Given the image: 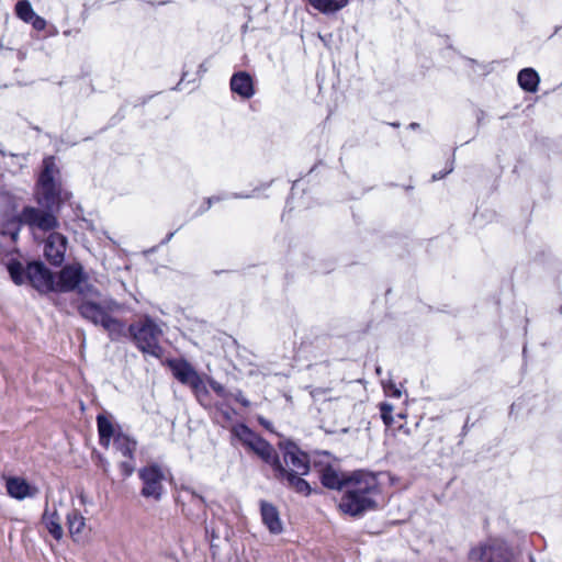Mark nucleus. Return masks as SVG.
<instances>
[{
  "instance_id": "26",
  "label": "nucleus",
  "mask_w": 562,
  "mask_h": 562,
  "mask_svg": "<svg viewBox=\"0 0 562 562\" xmlns=\"http://www.w3.org/2000/svg\"><path fill=\"white\" fill-rule=\"evenodd\" d=\"M15 12L24 22H31L32 18L35 15V12L27 0H20L15 5Z\"/></svg>"
},
{
  "instance_id": "5",
  "label": "nucleus",
  "mask_w": 562,
  "mask_h": 562,
  "mask_svg": "<svg viewBox=\"0 0 562 562\" xmlns=\"http://www.w3.org/2000/svg\"><path fill=\"white\" fill-rule=\"evenodd\" d=\"M53 292L76 291L82 297H99L100 292L88 282V276L80 263H70L61 268L55 276Z\"/></svg>"
},
{
  "instance_id": "16",
  "label": "nucleus",
  "mask_w": 562,
  "mask_h": 562,
  "mask_svg": "<svg viewBox=\"0 0 562 562\" xmlns=\"http://www.w3.org/2000/svg\"><path fill=\"white\" fill-rule=\"evenodd\" d=\"M260 513L262 522L271 533L279 535L283 530V525L280 519L279 510L277 507L266 501L260 503Z\"/></svg>"
},
{
  "instance_id": "11",
  "label": "nucleus",
  "mask_w": 562,
  "mask_h": 562,
  "mask_svg": "<svg viewBox=\"0 0 562 562\" xmlns=\"http://www.w3.org/2000/svg\"><path fill=\"white\" fill-rule=\"evenodd\" d=\"M91 297H83L78 306L79 314L93 323L100 325L104 323L110 314L120 308L119 303L113 300H106L102 303H95L90 300Z\"/></svg>"
},
{
  "instance_id": "22",
  "label": "nucleus",
  "mask_w": 562,
  "mask_h": 562,
  "mask_svg": "<svg viewBox=\"0 0 562 562\" xmlns=\"http://www.w3.org/2000/svg\"><path fill=\"white\" fill-rule=\"evenodd\" d=\"M98 432L100 437V443L108 448L111 439L116 436L114 426L110 418L104 415H98L97 417Z\"/></svg>"
},
{
  "instance_id": "10",
  "label": "nucleus",
  "mask_w": 562,
  "mask_h": 562,
  "mask_svg": "<svg viewBox=\"0 0 562 562\" xmlns=\"http://www.w3.org/2000/svg\"><path fill=\"white\" fill-rule=\"evenodd\" d=\"M139 479L143 483L140 495L145 498H151L155 502L161 499L164 494L165 474L157 464H150L138 471Z\"/></svg>"
},
{
  "instance_id": "33",
  "label": "nucleus",
  "mask_w": 562,
  "mask_h": 562,
  "mask_svg": "<svg viewBox=\"0 0 562 562\" xmlns=\"http://www.w3.org/2000/svg\"><path fill=\"white\" fill-rule=\"evenodd\" d=\"M416 126H417V124H416V123H412V124H411V127H412V128H414V127H416Z\"/></svg>"
},
{
  "instance_id": "13",
  "label": "nucleus",
  "mask_w": 562,
  "mask_h": 562,
  "mask_svg": "<svg viewBox=\"0 0 562 562\" xmlns=\"http://www.w3.org/2000/svg\"><path fill=\"white\" fill-rule=\"evenodd\" d=\"M349 477L350 472H341L330 464H327L319 470V480L323 486L328 490L340 491L344 493Z\"/></svg>"
},
{
  "instance_id": "18",
  "label": "nucleus",
  "mask_w": 562,
  "mask_h": 562,
  "mask_svg": "<svg viewBox=\"0 0 562 562\" xmlns=\"http://www.w3.org/2000/svg\"><path fill=\"white\" fill-rule=\"evenodd\" d=\"M248 449L271 467L273 462H276L277 452L274 448L260 436L257 437V439L249 446Z\"/></svg>"
},
{
  "instance_id": "24",
  "label": "nucleus",
  "mask_w": 562,
  "mask_h": 562,
  "mask_svg": "<svg viewBox=\"0 0 562 562\" xmlns=\"http://www.w3.org/2000/svg\"><path fill=\"white\" fill-rule=\"evenodd\" d=\"M518 83L525 91L535 92L538 89L539 76L531 68H525L518 74Z\"/></svg>"
},
{
  "instance_id": "25",
  "label": "nucleus",
  "mask_w": 562,
  "mask_h": 562,
  "mask_svg": "<svg viewBox=\"0 0 562 562\" xmlns=\"http://www.w3.org/2000/svg\"><path fill=\"white\" fill-rule=\"evenodd\" d=\"M233 435L240 440V442L249 448V446L257 439L259 435L254 432L248 426L238 424L232 429Z\"/></svg>"
},
{
  "instance_id": "12",
  "label": "nucleus",
  "mask_w": 562,
  "mask_h": 562,
  "mask_svg": "<svg viewBox=\"0 0 562 562\" xmlns=\"http://www.w3.org/2000/svg\"><path fill=\"white\" fill-rule=\"evenodd\" d=\"M67 238L60 233H50L45 240V258L54 266H59L65 258Z\"/></svg>"
},
{
  "instance_id": "27",
  "label": "nucleus",
  "mask_w": 562,
  "mask_h": 562,
  "mask_svg": "<svg viewBox=\"0 0 562 562\" xmlns=\"http://www.w3.org/2000/svg\"><path fill=\"white\" fill-rule=\"evenodd\" d=\"M119 468L121 470V473L123 477L131 476L135 471V458L133 459H125L120 461Z\"/></svg>"
},
{
  "instance_id": "23",
  "label": "nucleus",
  "mask_w": 562,
  "mask_h": 562,
  "mask_svg": "<svg viewBox=\"0 0 562 562\" xmlns=\"http://www.w3.org/2000/svg\"><path fill=\"white\" fill-rule=\"evenodd\" d=\"M102 327L108 333L110 339L113 341L120 340L122 337L126 336L125 323L113 317L111 314L104 321Z\"/></svg>"
},
{
  "instance_id": "19",
  "label": "nucleus",
  "mask_w": 562,
  "mask_h": 562,
  "mask_svg": "<svg viewBox=\"0 0 562 562\" xmlns=\"http://www.w3.org/2000/svg\"><path fill=\"white\" fill-rule=\"evenodd\" d=\"M42 521L45 525L48 532L56 540H60L63 538L64 530L60 525V518L56 509L50 510L48 507H46L42 516Z\"/></svg>"
},
{
  "instance_id": "15",
  "label": "nucleus",
  "mask_w": 562,
  "mask_h": 562,
  "mask_svg": "<svg viewBox=\"0 0 562 562\" xmlns=\"http://www.w3.org/2000/svg\"><path fill=\"white\" fill-rule=\"evenodd\" d=\"M231 89L241 99H250L255 94L252 77L246 71H239L231 78Z\"/></svg>"
},
{
  "instance_id": "31",
  "label": "nucleus",
  "mask_w": 562,
  "mask_h": 562,
  "mask_svg": "<svg viewBox=\"0 0 562 562\" xmlns=\"http://www.w3.org/2000/svg\"><path fill=\"white\" fill-rule=\"evenodd\" d=\"M173 235H175V233L168 234L166 239L164 240V243H168L173 237Z\"/></svg>"
},
{
  "instance_id": "20",
  "label": "nucleus",
  "mask_w": 562,
  "mask_h": 562,
  "mask_svg": "<svg viewBox=\"0 0 562 562\" xmlns=\"http://www.w3.org/2000/svg\"><path fill=\"white\" fill-rule=\"evenodd\" d=\"M114 448L125 459H133L137 442L122 432H117L113 441Z\"/></svg>"
},
{
  "instance_id": "32",
  "label": "nucleus",
  "mask_w": 562,
  "mask_h": 562,
  "mask_svg": "<svg viewBox=\"0 0 562 562\" xmlns=\"http://www.w3.org/2000/svg\"><path fill=\"white\" fill-rule=\"evenodd\" d=\"M109 470V463L108 462H104L103 463V471L106 473Z\"/></svg>"
},
{
  "instance_id": "28",
  "label": "nucleus",
  "mask_w": 562,
  "mask_h": 562,
  "mask_svg": "<svg viewBox=\"0 0 562 562\" xmlns=\"http://www.w3.org/2000/svg\"><path fill=\"white\" fill-rule=\"evenodd\" d=\"M381 418L386 426H391L393 424V406L389 403H382L380 405Z\"/></svg>"
},
{
  "instance_id": "7",
  "label": "nucleus",
  "mask_w": 562,
  "mask_h": 562,
  "mask_svg": "<svg viewBox=\"0 0 562 562\" xmlns=\"http://www.w3.org/2000/svg\"><path fill=\"white\" fill-rule=\"evenodd\" d=\"M513 557L512 549L501 539H490L469 552L472 562H512Z\"/></svg>"
},
{
  "instance_id": "1",
  "label": "nucleus",
  "mask_w": 562,
  "mask_h": 562,
  "mask_svg": "<svg viewBox=\"0 0 562 562\" xmlns=\"http://www.w3.org/2000/svg\"><path fill=\"white\" fill-rule=\"evenodd\" d=\"M59 169L55 164L53 156L43 160V170L40 173L36 184V200L44 209L35 206H24L21 213L15 217L18 225H26L31 229L50 232L59 226L57 217L53 214V209L60 203V183L58 181ZM20 227L16 226L10 233L13 240L18 239Z\"/></svg>"
},
{
  "instance_id": "9",
  "label": "nucleus",
  "mask_w": 562,
  "mask_h": 562,
  "mask_svg": "<svg viewBox=\"0 0 562 562\" xmlns=\"http://www.w3.org/2000/svg\"><path fill=\"white\" fill-rule=\"evenodd\" d=\"M177 501L182 506V512L193 521L206 524V502L205 498L189 486H181Z\"/></svg>"
},
{
  "instance_id": "17",
  "label": "nucleus",
  "mask_w": 562,
  "mask_h": 562,
  "mask_svg": "<svg viewBox=\"0 0 562 562\" xmlns=\"http://www.w3.org/2000/svg\"><path fill=\"white\" fill-rule=\"evenodd\" d=\"M67 526L74 541L78 542L83 539L86 518L78 509H72L67 514Z\"/></svg>"
},
{
  "instance_id": "30",
  "label": "nucleus",
  "mask_w": 562,
  "mask_h": 562,
  "mask_svg": "<svg viewBox=\"0 0 562 562\" xmlns=\"http://www.w3.org/2000/svg\"><path fill=\"white\" fill-rule=\"evenodd\" d=\"M212 387H213V391H215V392H220L222 390V387L220 385H216V383L214 381H213Z\"/></svg>"
},
{
  "instance_id": "29",
  "label": "nucleus",
  "mask_w": 562,
  "mask_h": 562,
  "mask_svg": "<svg viewBox=\"0 0 562 562\" xmlns=\"http://www.w3.org/2000/svg\"><path fill=\"white\" fill-rule=\"evenodd\" d=\"M30 23H32V26L37 31H43L46 26V21L37 14L32 18Z\"/></svg>"
},
{
  "instance_id": "3",
  "label": "nucleus",
  "mask_w": 562,
  "mask_h": 562,
  "mask_svg": "<svg viewBox=\"0 0 562 562\" xmlns=\"http://www.w3.org/2000/svg\"><path fill=\"white\" fill-rule=\"evenodd\" d=\"M272 468L277 480L296 493L305 496L311 494L310 484L302 477L310 472V459L297 446L288 445L283 452V461L281 462L277 456Z\"/></svg>"
},
{
  "instance_id": "2",
  "label": "nucleus",
  "mask_w": 562,
  "mask_h": 562,
  "mask_svg": "<svg viewBox=\"0 0 562 562\" xmlns=\"http://www.w3.org/2000/svg\"><path fill=\"white\" fill-rule=\"evenodd\" d=\"M381 496L382 486L374 473L352 471L338 503V509L350 517H360L367 512L378 509Z\"/></svg>"
},
{
  "instance_id": "8",
  "label": "nucleus",
  "mask_w": 562,
  "mask_h": 562,
  "mask_svg": "<svg viewBox=\"0 0 562 562\" xmlns=\"http://www.w3.org/2000/svg\"><path fill=\"white\" fill-rule=\"evenodd\" d=\"M169 367L177 380L192 387L196 398L202 405L207 406L210 404L209 392L204 382L187 361L171 360L169 361Z\"/></svg>"
},
{
  "instance_id": "14",
  "label": "nucleus",
  "mask_w": 562,
  "mask_h": 562,
  "mask_svg": "<svg viewBox=\"0 0 562 562\" xmlns=\"http://www.w3.org/2000/svg\"><path fill=\"white\" fill-rule=\"evenodd\" d=\"M7 493L15 499L22 501L27 497H34L38 494V488L27 483L20 476H9L5 479Z\"/></svg>"
},
{
  "instance_id": "4",
  "label": "nucleus",
  "mask_w": 562,
  "mask_h": 562,
  "mask_svg": "<svg viewBox=\"0 0 562 562\" xmlns=\"http://www.w3.org/2000/svg\"><path fill=\"white\" fill-rule=\"evenodd\" d=\"M7 270L16 285L29 282L40 293H49L54 290L55 274L41 261H33L24 267L19 260L11 259L7 263Z\"/></svg>"
},
{
  "instance_id": "21",
  "label": "nucleus",
  "mask_w": 562,
  "mask_h": 562,
  "mask_svg": "<svg viewBox=\"0 0 562 562\" xmlns=\"http://www.w3.org/2000/svg\"><path fill=\"white\" fill-rule=\"evenodd\" d=\"M307 2L323 14H333L344 9L349 0H307Z\"/></svg>"
},
{
  "instance_id": "6",
  "label": "nucleus",
  "mask_w": 562,
  "mask_h": 562,
  "mask_svg": "<svg viewBox=\"0 0 562 562\" xmlns=\"http://www.w3.org/2000/svg\"><path fill=\"white\" fill-rule=\"evenodd\" d=\"M127 331L142 352L155 358L162 356V348L159 345L162 330L153 318L146 316L137 323L131 324Z\"/></svg>"
}]
</instances>
